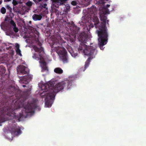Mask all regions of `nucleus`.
<instances>
[{"instance_id": "nucleus-1", "label": "nucleus", "mask_w": 146, "mask_h": 146, "mask_svg": "<svg viewBox=\"0 0 146 146\" xmlns=\"http://www.w3.org/2000/svg\"><path fill=\"white\" fill-rule=\"evenodd\" d=\"M7 92L11 95H3L1 101L2 104L4 105L3 107L0 108V116L6 115L12 118L19 119L23 114L19 113L17 114L16 111L22 107H24L25 112L34 113L36 108V104L34 102H27L26 104L25 101H21L22 96L21 92L19 90H16L14 86L11 85L7 88Z\"/></svg>"}, {"instance_id": "nucleus-2", "label": "nucleus", "mask_w": 146, "mask_h": 146, "mask_svg": "<svg viewBox=\"0 0 146 146\" xmlns=\"http://www.w3.org/2000/svg\"><path fill=\"white\" fill-rule=\"evenodd\" d=\"M106 16H104L101 17V20L102 21L101 23H100L99 20L97 16L95 15L92 17V21L94 23V26L96 28H98L99 30H96L98 34V44L100 49H104L103 46L106 44L108 40V34L107 32V29L106 27V21L107 20Z\"/></svg>"}, {"instance_id": "nucleus-3", "label": "nucleus", "mask_w": 146, "mask_h": 146, "mask_svg": "<svg viewBox=\"0 0 146 146\" xmlns=\"http://www.w3.org/2000/svg\"><path fill=\"white\" fill-rule=\"evenodd\" d=\"M76 78L75 76H70L66 80L58 83L54 86L52 82H49L42 85V88L45 90V92L49 91L51 93H54L55 96L56 93L64 88L66 90L70 88Z\"/></svg>"}, {"instance_id": "nucleus-4", "label": "nucleus", "mask_w": 146, "mask_h": 146, "mask_svg": "<svg viewBox=\"0 0 146 146\" xmlns=\"http://www.w3.org/2000/svg\"><path fill=\"white\" fill-rule=\"evenodd\" d=\"M84 43L82 42L80 44L78 50L81 52L83 51L85 55L89 57L85 63L84 68L85 69L88 67L91 60L95 57L97 54V51L96 50V47L95 46H87Z\"/></svg>"}, {"instance_id": "nucleus-5", "label": "nucleus", "mask_w": 146, "mask_h": 146, "mask_svg": "<svg viewBox=\"0 0 146 146\" xmlns=\"http://www.w3.org/2000/svg\"><path fill=\"white\" fill-rule=\"evenodd\" d=\"M38 44L40 46V48L36 46H33L34 50L37 53H34L33 57L37 60H39V62L42 69V72L46 70L48 71V68L46 66V62L43 58L44 54V49L41 46L42 44L40 43H39Z\"/></svg>"}, {"instance_id": "nucleus-6", "label": "nucleus", "mask_w": 146, "mask_h": 146, "mask_svg": "<svg viewBox=\"0 0 146 146\" xmlns=\"http://www.w3.org/2000/svg\"><path fill=\"white\" fill-rule=\"evenodd\" d=\"M48 92H45V91L44 92H46L45 94L46 98L45 99V104L46 107H49L51 106L52 101L54 98V94L51 93L49 91Z\"/></svg>"}, {"instance_id": "nucleus-7", "label": "nucleus", "mask_w": 146, "mask_h": 146, "mask_svg": "<svg viewBox=\"0 0 146 146\" xmlns=\"http://www.w3.org/2000/svg\"><path fill=\"white\" fill-rule=\"evenodd\" d=\"M12 121L13 123L9 128V130L11 133L14 135H20L21 133V131L19 127L17 125V124L15 123L14 120H12Z\"/></svg>"}, {"instance_id": "nucleus-8", "label": "nucleus", "mask_w": 146, "mask_h": 146, "mask_svg": "<svg viewBox=\"0 0 146 146\" xmlns=\"http://www.w3.org/2000/svg\"><path fill=\"white\" fill-rule=\"evenodd\" d=\"M58 52L63 62L64 63L67 62V52L65 48L63 47L60 48L58 50Z\"/></svg>"}, {"instance_id": "nucleus-9", "label": "nucleus", "mask_w": 146, "mask_h": 146, "mask_svg": "<svg viewBox=\"0 0 146 146\" xmlns=\"http://www.w3.org/2000/svg\"><path fill=\"white\" fill-rule=\"evenodd\" d=\"M18 73L22 75H28L29 74V70L28 68L23 65H20L17 67Z\"/></svg>"}, {"instance_id": "nucleus-10", "label": "nucleus", "mask_w": 146, "mask_h": 146, "mask_svg": "<svg viewBox=\"0 0 146 146\" xmlns=\"http://www.w3.org/2000/svg\"><path fill=\"white\" fill-rule=\"evenodd\" d=\"M71 34L72 35H78L80 32V28L75 25H73L70 27Z\"/></svg>"}, {"instance_id": "nucleus-11", "label": "nucleus", "mask_w": 146, "mask_h": 146, "mask_svg": "<svg viewBox=\"0 0 146 146\" xmlns=\"http://www.w3.org/2000/svg\"><path fill=\"white\" fill-rule=\"evenodd\" d=\"M88 38L87 35L85 33L83 32L80 33L79 35V36L78 37V39L82 42L86 43L88 39Z\"/></svg>"}, {"instance_id": "nucleus-12", "label": "nucleus", "mask_w": 146, "mask_h": 146, "mask_svg": "<svg viewBox=\"0 0 146 146\" xmlns=\"http://www.w3.org/2000/svg\"><path fill=\"white\" fill-rule=\"evenodd\" d=\"M31 78V77L29 75L24 76L20 80V82L21 84H27L29 83Z\"/></svg>"}, {"instance_id": "nucleus-13", "label": "nucleus", "mask_w": 146, "mask_h": 146, "mask_svg": "<svg viewBox=\"0 0 146 146\" xmlns=\"http://www.w3.org/2000/svg\"><path fill=\"white\" fill-rule=\"evenodd\" d=\"M67 0H53V2L54 3V6L58 8L59 5H62L65 3Z\"/></svg>"}, {"instance_id": "nucleus-14", "label": "nucleus", "mask_w": 146, "mask_h": 146, "mask_svg": "<svg viewBox=\"0 0 146 146\" xmlns=\"http://www.w3.org/2000/svg\"><path fill=\"white\" fill-rule=\"evenodd\" d=\"M9 55L8 54H4L0 58V61L1 63L9 62V59L8 57Z\"/></svg>"}, {"instance_id": "nucleus-15", "label": "nucleus", "mask_w": 146, "mask_h": 146, "mask_svg": "<svg viewBox=\"0 0 146 146\" xmlns=\"http://www.w3.org/2000/svg\"><path fill=\"white\" fill-rule=\"evenodd\" d=\"M27 29H29L31 30L32 33H33L36 34L38 36V37L39 36V33L36 30L35 28H34L31 26H27L26 27Z\"/></svg>"}, {"instance_id": "nucleus-16", "label": "nucleus", "mask_w": 146, "mask_h": 146, "mask_svg": "<svg viewBox=\"0 0 146 146\" xmlns=\"http://www.w3.org/2000/svg\"><path fill=\"white\" fill-rule=\"evenodd\" d=\"M42 16L40 15L34 14L32 16V18L35 21H40L42 18Z\"/></svg>"}, {"instance_id": "nucleus-17", "label": "nucleus", "mask_w": 146, "mask_h": 146, "mask_svg": "<svg viewBox=\"0 0 146 146\" xmlns=\"http://www.w3.org/2000/svg\"><path fill=\"white\" fill-rule=\"evenodd\" d=\"M54 72L57 74H60L63 73V71L60 68L57 67L54 69Z\"/></svg>"}, {"instance_id": "nucleus-18", "label": "nucleus", "mask_w": 146, "mask_h": 146, "mask_svg": "<svg viewBox=\"0 0 146 146\" xmlns=\"http://www.w3.org/2000/svg\"><path fill=\"white\" fill-rule=\"evenodd\" d=\"M6 69L3 66H0V75L4 74L5 72Z\"/></svg>"}, {"instance_id": "nucleus-19", "label": "nucleus", "mask_w": 146, "mask_h": 146, "mask_svg": "<svg viewBox=\"0 0 146 146\" xmlns=\"http://www.w3.org/2000/svg\"><path fill=\"white\" fill-rule=\"evenodd\" d=\"M110 6V5L108 4L106 5V6H103L102 7V9L105 10L106 11V13H108V8Z\"/></svg>"}, {"instance_id": "nucleus-20", "label": "nucleus", "mask_w": 146, "mask_h": 146, "mask_svg": "<svg viewBox=\"0 0 146 146\" xmlns=\"http://www.w3.org/2000/svg\"><path fill=\"white\" fill-rule=\"evenodd\" d=\"M72 37H71V36L69 38L71 42H74L75 40V39L76 38V35H72Z\"/></svg>"}, {"instance_id": "nucleus-21", "label": "nucleus", "mask_w": 146, "mask_h": 146, "mask_svg": "<svg viewBox=\"0 0 146 146\" xmlns=\"http://www.w3.org/2000/svg\"><path fill=\"white\" fill-rule=\"evenodd\" d=\"M33 4V3L29 1H28L26 3V5L27 6L30 8L31 7Z\"/></svg>"}, {"instance_id": "nucleus-22", "label": "nucleus", "mask_w": 146, "mask_h": 146, "mask_svg": "<svg viewBox=\"0 0 146 146\" xmlns=\"http://www.w3.org/2000/svg\"><path fill=\"white\" fill-rule=\"evenodd\" d=\"M96 4H103L104 3V0H95Z\"/></svg>"}, {"instance_id": "nucleus-23", "label": "nucleus", "mask_w": 146, "mask_h": 146, "mask_svg": "<svg viewBox=\"0 0 146 146\" xmlns=\"http://www.w3.org/2000/svg\"><path fill=\"white\" fill-rule=\"evenodd\" d=\"M15 50L17 54L20 56H22V54L21 53V51L19 48V49H16Z\"/></svg>"}, {"instance_id": "nucleus-24", "label": "nucleus", "mask_w": 146, "mask_h": 146, "mask_svg": "<svg viewBox=\"0 0 146 146\" xmlns=\"http://www.w3.org/2000/svg\"><path fill=\"white\" fill-rule=\"evenodd\" d=\"M1 11L2 14H4L6 12V9L4 7H2L1 9Z\"/></svg>"}, {"instance_id": "nucleus-25", "label": "nucleus", "mask_w": 146, "mask_h": 146, "mask_svg": "<svg viewBox=\"0 0 146 146\" xmlns=\"http://www.w3.org/2000/svg\"><path fill=\"white\" fill-rule=\"evenodd\" d=\"M13 31L15 33H17L18 32L19 29L17 27H16V26L14 27L13 28Z\"/></svg>"}, {"instance_id": "nucleus-26", "label": "nucleus", "mask_w": 146, "mask_h": 146, "mask_svg": "<svg viewBox=\"0 0 146 146\" xmlns=\"http://www.w3.org/2000/svg\"><path fill=\"white\" fill-rule=\"evenodd\" d=\"M10 23L11 24V25H12L13 27H15V26H16V25L14 22V21L13 20H11L10 22Z\"/></svg>"}, {"instance_id": "nucleus-27", "label": "nucleus", "mask_w": 146, "mask_h": 146, "mask_svg": "<svg viewBox=\"0 0 146 146\" xmlns=\"http://www.w3.org/2000/svg\"><path fill=\"white\" fill-rule=\"evenodd\" d=\"M31 90V88L30 89H27L25 91V92L26 93V94L27 95H29L30 94V91Z\"/></svg>"}, {"instance_id": "nucleus-28", "label": "nucleus", "mask_w": 146, "mask_h": 146, "mask_svg": "<svg viewBox=\"0 0 146 146\" xmlns=\"http://www.w3.org/2000/svg\"><path fill=\"white\" fill-rule=\"evenodd\" d=\"M47 4L46 3L44 4H41L40 5V6L41 7L44 8H46L47 9V8L46 7H47Z\"/></svg>"}, {"instance_id": "nucleus-29", "label": "nucleus", "mask_w": 146, "mask_h": 146, "mask_svg": "<svg viewBox=\"0 0 146 146\" xmlns=\"http://www.w3.org/2000/svg\"><path fill=\"white\" fill-rule=\"evenodd\" d=\"M12 3L14 6H16L18 4V1L15 0H13Z\"/></svg>"}, {"instance_id": "nucleus-30", "label": "nucleus", "mask_w": 146, "mask_h": 146, "mask_svg": "<svg viewBox=\"0 0 146 146\" xmlns=\"http://www.w3.org/2000/svg\"><path fill=\"white\" fill-rule=\"evenodd\" d=\"M6 7L7 9H8L9 11H11L12 10L11 8L9 5H7Z\"/></svg>"}, {"instance_id": "nucleus-31", "label": "nucleus", "mask_w": 146, "mask_h": 146, "mask_svg": "<svg viewBox=\"0 0 146 146\" xmlns=\"http://www.w3.org/2000/svg\"><path fill=\"white\" fill-rule=\"evenodd\" d=\"M71 4L73 6H75L77 5V3L76 1H72L71 2Z\"/></svg>"}, {"instance_id": "nucleus-32", "label": "nucleus", "mask_w": 146, "mask_h": 146, "mask_svg": "<svg viewBox=\"0 0 146 146\" xmlns=\"http://www.w3.org/2000/svg\"><path fill=\"white\" fill-rule=\"evenodd\" d=\"M19 45L18 43H17L15 45V47L16 48V49H19Z\"/></svg>"}, {"instance_id": "nucleus-33", "label": "nucleus", "mask_w": 146, "mask_h": 146, "mask_svg": "<svg viewBox=\"0 0 146 146\" xmlns=\"http://www.w3.org/2000/svg\"><path fill=\"white\" fill-rule=\"evenodd\" d=\"M42 0H33V1L36 2H38L41 1Z\"/></svg>"}, {"instance_id": "nucleus-34", "label": "nucleus", "mask_w": 146, "mask_h": 146, "mask_svg": "<svg viewBox=\"0 0 146 146\" xmlns=\"http://www.w3.org/2000/svg\"><path fill=\"white\" fill-rule=\"evenodd\" d=\"M0 87H1L2 86V82H0Z\"/></svg>"}, {"instance_id": "nucleus-35", "label": "nucleus", "mask_w": 146, "mask_h": 146, "mask_svg": "<svg viewBox=\"0 0 146 146\" xmlns=\"http://www.w3.org/2000/svg\"><path fill=\"white\" fill-rule=\"evenodd\" d=\"M22 86H23V87L25 88V87H26V85H23Z\"/></svg>"}, {"instance_id": "nucleus-36", "label": "nucleus", "mask_w": 146, "mask_h": 146, "mask_svg": "<svg viewBox=\"0 0 146 146\" xmlns=\"http://www.w3.org/2000/svg\"><path fill=\"white\" fill-rule=\"evenodd\" d=\"M6 48H7V49H9V48H8V47H6Z\"/></svg>"}, {"instance_id": "nucleus-37", "label": "nucleus", "mask_w": 146, "mask_h": 146, "mask_svg": "<svg viewBox=\"0 0 146 146\" xmlns=\"http://www.w3.org/2000/svg\"><path fill=\"white\" fill-rule=\"evenodd\" d=\"M11 0H7V1H11Z\"/></svg>"}, {"instance_id": "nucleus-38", "label": "nucleus", "mask_w": 146, "mask_h": 146, "mask_svg": "<svg viewBox=\"0 0 146 146\" xmlns=\"http://www.w3.org/2000/svg\"><path fill=\"white\" fill-rule=\"evenodd\" d=\"M9 122H11V120H10V121H9Z\"/></svg>"}, {"instance_id": "nucleus-39", "label": "nucleus", "mask_w": 146, "mask_h": 146, "mask_svg": "<svg viewBox=\"0 0 146 146\" xmlns=\"http://www.w3.org/2000/svg\"><path fill=\"white\" fill-rule=\"evenodd\" d=\"M5 44V45H6V46H7V44Z\"/></svg>"}, {"instance_id": "nucleus-40", "label": "nucleus", "mask_w": 146, "mask_h": 146, "mask_svg": "<svg viewBox=\"0 0 146 146\" xmlns=\"http://www.w3.org/2000/svg\"><path fill=\"white\" fill-rule=\"evenodd\" d=\"M72 56H73V55L72 54Z\"/></svg>"}]
</instances>
